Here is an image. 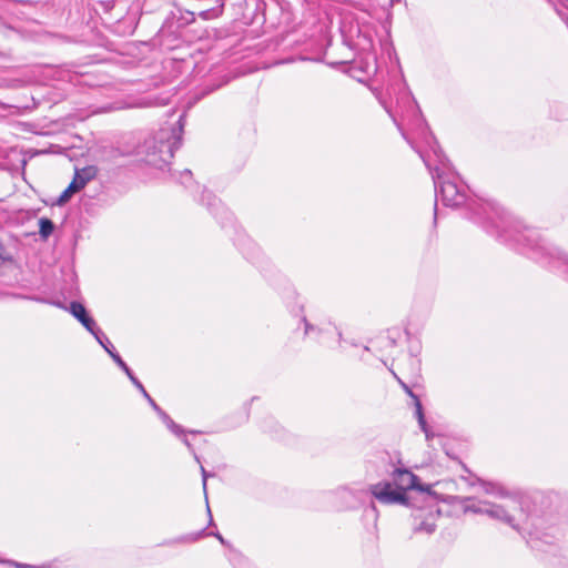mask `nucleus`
Segmentation results:
<instances>
[{"mask_svg": "<svg viewBox=\"0 0 568 568\" xmlns=\"http://www.w3.org/2000/svg\"><path fill=\"white\" fill-rule=\"evenodd\" d=\"M178 126L162 128L152 138L145 140L143 150L146 164L156 169H163L174 156V152L182 144V134L185 125V114H181Z\"/></svg>", "mask_w": 568, "mask_h": 568, "instance_id": "nucleus-1", "label": "nucleus"}, {"mask_svg": "<svg viewBox=\"0 0 568 568\" xmlns=\"http://www.w3.org/2000/svg\"><path fill=\"white\" fill-rule=\"evenodd\" d=\"M392 481H379L369 487L371 494L382 504L410 506L407 490H412L418 476L406 468H396Z\"/></svg>", "mask_w": 568, "mask_h": 568, "instance_id": "nucleus-2", "label": "nucleus"}, {"mask_svg": "<svg viewBox=\"0 0 568 568\" xmlns=\"http://www.w3.org/2000/svg\"><path fill=\"white\" fill-rule=\"evenodd\" d=\"M106 353L111 356V358L114 361V363L125 373V375L129 377L131 383L136 387V389L142 394V396L148 400L149 405L156 413V415L160 417V419L163 422V424H165V426L170 429V432L172 434H178V435L181 434L182 433V426L176 424L170 417V415L166 412H164L155 403V400L146 392V389L143 386V384L134 375L133 371L128 366V364L122 359L120 354L115 351L114 346H111V348L108 349Z\"/></svg>", "mask_w": 568, "mask_h": 568, "instance_id": "nucleus-3", "label": "nucleus"}, {"mask_svg": "<svg viewBox=\"0 0 568 568\" xmlns=\"http://www.w3.org/2000/svg\"><path fill=\"white\" fill-rule=\"evenodd\" d=\"M67 310L84 326V328L90 334L94 336L97 342L104 348L105 352L110 349L111 346H113L106 335L97 325L95 321L90 316L88 310L81 302L72 301Z\"/></svg>", "mask_w": 568, "mask_h": 568, "instance_id": "nucleus-4", "label": "nucleus"}, {"mask_svg": "<svg viewBox=\"0 0 568 568\" xmlns=\"http://www.w3.org/2000/svg\"><path fill=\"white\" fill-rule=\"evenodd\" d=\"M241 9L243 24L261 29L266 23L267 4L264 0H244Z\"/></svg>", "mask_w": 568, "mask_h": 568, "instance_id": "nucleus-5", "label": "nucleus"}, {"mask_svg": "<svg viewBox=\"0 0 568 568\" xmlns=\"http://www.w3.org/2000/svg\"><path fill=\"white\" fill-rule=\"evenodd\" d=\"M97 172V168L92 165L85 166L82 170H75L71 183L55 200L54 204L62 206L68 203L74 193L81 191L88 182L95 178Z\"/></svg>", "mask_w": 568, "mask_h": 568, "instance_id": "nucleus-6", "label": "nucleus"}, {"mask_svg": "<svg viewBox=\"0 0 568 568\" xmlns=\"http://www.w3.org/2000/svg\"><path fill=\"white\" fill-rule=\"evenodd\" d=\"M201 203L214 215L222 227L233 226L234 216L224 204L210 191L204 190L201 195Z\"/></svg>", "mask_w": 568, "mask_h": 568, "instance_id": "nucleus-7", "label": "nucleus"}, {"mask_svg": "<svg viewBox=\"0 0 568 568\" xmlns=\"http://www.w3.org/2000/svg\"><path fill=\"white\" fill-rule=\"evenodd\" d=\"M442 501L448 504V505H460L463 507L464 513H474L479 515H485V506L486 501L478 500L475 501L471 497H462V496H453L447 495L444 496Z\"/></svg>", "mask_w": 568, "mask_h": 568, "instance_id": "nucleus-8", "label": "nucleus"}, {"mask_svg": "<svg viewBox=\"0 0 568 568\" xmlns=\"http://www.w3.org/2000/svg\"><path fill=\"white\" fill-rule=\"evenodd\" d=\"M205 536H213L223 546L230 547V542L226 539H224V537L219 531L206 532L205 528L201 529L197 532H191V534H186V535L176 537L174 539L165 540V541L162 542V545L163 546H173V545H176V544H192V542H195V541L200 540L201 538H203Z\"/></svg>", "mask_w": 568, "mask_h": 568, "instance_id": "nucleus-9", "label": "nucleus"}, {"mask_svg": "<svg viewBox=\"0 0 568 568\" xmlns=\"http://www.w3.org/2000/svg\"><path fill=\"white\" fill-rule=\"evenodd\" d=\"M484 511L488 517L500 520L518 530V526L515 523V517L510 515L503 506L486 501Z\"/></svg>", "mask_w": 568, "mask_h": 568, "instance_id": "nucleus-10", "label": "nucleus"}, {"mask_svg": "<svg viewBox=\"0 0 568 568\" xmlns=\"http://www.w3.org/2000/svg\"><path fill=\"white\" fill-rule=\"evenodd\" d=\"M476 480L483 486L486 494L496 495L499 497L508 496V493L506 491V489L498 483L486 481L480 478H476Z\"/></svg>", "mask_w": 568, "mask_h": 568, "instance_id": "nucleus-11", "label": "nucleus"}, {"mask_svg": "<svg viewBox=\"0 0 568 568\" xmlns=\"http://www.w3.org/2000/svg\"><path fill=\"white\" fill-rule=\"evenodd\" d=\"M38 224L41 240L47 241L55 229L54 223L49 217H40Z\"/></svg>", "mask_w": 568, "mask_h": 568, "instance_id": "nucleus-12", "label": "nucleus"}, {"mask_svg": "<svg viewBox=\"0 0 568 568\" xmlns=\"http://www.w3.org/2000/svg\"><path fill=\"white\" fill-rule=\"evenodd\" d=\"M186 434H201L200 430H194V429H191V430H185L183 427H182V433L181 434H174L176 437L181 438L183 444L186 446V448L189 449V452L193 455L194 459L201 464V460H200V456L196 454L195 449H194V446L192 445V443L189 440V438L186 437Z\"/></svg>", "mask_w": 568, "mask_h": 568, "instance_id": "nucleus-13", "label": "nucleus"}, {"mask_svg": "<svg viewBox=\"0 0 568 568\" xmlns=\"http://www.w3.org/2000/svg\"><path fill=\"white\" fill-rule=\"evenodd\" d=\"M529 546L531 547V549L534 550H538V551H546L544 549V545L550 547V548H554V544H552V537L548 536V535H545V539H541L540 537H532L530 538V540L528 541Z\"/></svg>", "mask_w": 568, "mask_h": 568, "instance_id": "nucleus-14", "label": "nucleus"}, {"mask_svg": "<svg viewBox=\"0 0 568 568\" xmlns=\"http://www.w3.org/2000/svg\"><path fill=\"white\" fill-rule=\"evenodd\" d=\"M436 530V524L434 520L429 521L428 518L420 520L419 523H415L413 525V531L415 534L425 532L427 535H432Z\"/></svg>", "mask_w": 568, "mask_h": 568, "instance_id": "nucleus-15", "label": "nucleus"}, {"mask_svg": "<svg viewBox=\"0 0 568 568\" xmlns=\"http://www.w3.org/2000/svg\"><path fill=\"white\" fill-rule=\"evenodd\" d=\"M178 11H179V16L176 17L174 14V17L176 18L179 28L186 27L195 21V13L193 11H189V10L183 11L180 8H178Z\"/></svg>", "mask_w": 568, "mask_h": 568, "instance_id": "nucleus-16", "label": "nucleus"}, {"mask_svg": "<svg viewBox=\"0 0 568 568\" xmlns=\"http://www.w3.org/2000/svg\"><path fill=\"white\" fill-rule=\"evenodd\" d=\"M412 490H417L419 493H426L429 498H432L434 501L442 500L444 497H440L436 491L432 490L430 485L428 484H422L420 479L415 483V486L412 488Z\"/></svg>", "mask_w": 568, "mask_h": 568, "instance_id": "nucleus-17", "label": "nucleus"}, {"mask_svg": "<svg viewBox=\"0 0 568 568\" xmlns=\"http://www.w3.org/2000/svg\"><path fill=\"white\" fill-rule=\"evenodd\" d=\"M221 16V6H214L212 8L202 10L199 12V17L203 20L216 19Z\"/></svg>", "mask_w": 568, "mask_h": 568, "instance_id": "nucleus-18", "label": "nucleus"}, {"mask_svg": "<svg viewBox=\"0 0 568 568\" xmlns=\"http://www.w3.org/2000/svg\"><path fill=\"white\" fill-rule=\"evenodd\" d=\"M414 406H415V415H416L419 427L426 426L427 422H426L423 405H422V402L419 398H416V400L414 402Z\"/></svg>", "mask_w": 568, "mask_h": 568, "instance_id": "nucleus-19", "label": "nucleus"}, {"mask_svg": "<svg viewBox=\"0 0 568 568\" xmlns=\"http://www.w3.org/2000/svg\"><path fill=\"white\" fill-rule=\"evenodd\" d=\"M102 153L105 155V159L108 160H116L118 158L123 155V153H121L120 150L116 148L104 149Z\"/></svg>", "mask_w": 568, "mask_h": 568, "instance_id": "nucleus-20", "label": "nucleus"}, {"mask_svg": "<svg viewBox=\"0 0 568 568\" xmlns=\"http://www.w3.org/2000/svg\"><path fill=\"white\" fill-rule=\"evenodd\" d=\"M201 475H202V486H203V491H204V495H205V498L207 497V493H206V483H207V478L210 476H213V474L209 473L202 465H201Z\"/></svg>", "mask_w": 568, "mask_h": 568, "instance_id": "nucleus-21", "label": "nucleus"}, {"mask_svg": "<svg viewBox=\"0 0 568 568\" xmlns=\"http://www.w3.org/2000/svg\"><path fill=\"white\" fill-rule=\"evenodd\" d=\"M429 134L435 143V146H433V151H434L435 155L438 158L439 162L444 164V161L442 159V156H444L443 151H442L440 146L438 145L435 136L432 134V132H429Z\"/></svg>", "mask_w": 568, "mask_h": 568, "instance_id": "nucleus-22", "label": "nucleus"}, {"mask_svg": "<svg viewBox=\"0 0 568 568\" xmlns=\"http://www.w3.org/2000/svg\"><path fill=\"white\" fill-rule=\"evenodd\" d=\"M398 382H399V384H400L402 388L404 389V392H405V393H406L410 398H413V400H414V402L416 400V398H419V397H418V396H417V395L412 390V388H410L407 384H405V383H404L403 381H400V379H398Z\"/></svg>", "mask_w": 568, "mask_h": 568, "instance_id": "nucleus-23", "label": "nucleus"}, {"mask_svg": "<svg viewBox=\"0 0 568 568\" xmlns=\"http://www.w3.org/2000/svg\"><path fill=\"white\" fill-rule=\"evenodd\" d=\"M422 432L425 434L426 440L429 442L435 435L430 430L428 424L426 423V426L420 427Z\"/></svg>", "mask_w": 568, "mask_h": 568, "instance_id": "nucleus-24", "label": "nucleus"}, {"mask_svg": "<svg viewBox=\"0 0 568 568\" xmlns=\"http://www.w3.org/2000/svg\"><path fill=\"white\" fill-rule=\"evenodd\" d=\"M221 85H222L221 83H219V84H214V85H212V87H211V85H206V87L203 89V91H202L201 95H202V97H204V95H206V94H209V93L213 92L214 90L219 89Z\"/></svg>", "mask_w": 568, "mask_h": 568, "instance_id": "nucleus-25", "label": "nucleus"}, {"mask_svg": "<svg viewBox=\"0 0 568 568\" xmlns=\"http://www.w3.org/2000/svg\"><path fill=\"white\" fill-rule=\"evenodd\" d=\"M302 322L305 325V334H308L311 331L315 329V327L306 320V317H303Z\"/></svg>", "mask_w": 568, "mask_h": 568, "instance_id": "nucleus-26", "label": "nucleus"}, {"mask_svg": "<svg viewBox=\"0 0 568 568\" xmlns=\"http://www.w3.org/2000/svg\"><path fill=\"white\" fill-rule=\"evenodd\" d=\"M205 500H207V497L205 498ZM206 511H207V515H209V526H214V520H213V517H212V513H211V509H210V506H209V501H206Z\"/></svg>", "mask_w": 568, "mask_h": 568, "instance_id": "nucleus-27", "label": "nucleus"}, {"mask_svg": "<svg viewBox=\"0 0 568 568\" xmlns=\"http://www.w3.org/2000/svg\"><path fill=\"white\" fill-rule=\"evenodd\" d=\"M181 178H192V172L190 170H185L184 172L180 173Z\"/></svg>", "mask_w": 568, "mask_h": 568, "instance_id": "nucleus-28", "label": "nucleus"}, {"mask_svg": "<svg viewBox=\"0 0 568 568\" xmlns=\"http://www.w3.org/2000/svg\"><path fill=\"white\" fill-rule=\"evenodd\" d=\"M225 0H215V6H221V14L223 13Z\"/></svg>", "mask_w": 568, "mask_h": 568, "instance_id": "nucleus-29", "label": "nucleus"}, {"mask_svg": "<svg viewBox=\"0 0 568 568\" xmlns=\"http://www.w3.org/2000/svg\"><path fill=\"white\" fill-rule=\"evenodd\" d=\"M365 511H366V513L372 511V513H374V514H375V513H376V507H375V505H374V504H371V506H369Z\"/></svg>", "mask_w": 568, "mask_h": 568, "instance_id": "nucleus-30", "label": "nucleus"}, {"mask_svg": "<svg viewBox=\"0 0 568 568\" xmlns=\"http://www.w3.org/2000/svg\"><path fill=\"white\" fill-rule=\"evenodd\" d=\"M16 566L19 568H34L33 566L26 565V564H16Z\"/></svg>", "mask_w": 568, "mask_h": 568, "instance_id": "nucleus-31", "label": "nucleus"}, {"mask_svg": "<svg viewBox=\"0 0 568 568\" xmlns=\"http://www.w3.org/2000/svg\"><path fill=\"white\" fill-rule=\"evenodd\" d=\"M558 1H559L560 6L568 9V0H558Z\"/></svg>", "mask_w": 568, "mask_h": 568, "instance_id": "nucleus-32", "label": "nucleus"}, {"mask_svg": "<svg viewBox=\"0 0 568 568\" xmlns=\"http://www.w3.org/2000/svg\"><path fill=\"white\" fill-rule=\"evenodd\" d=\"M417 513H418V514H417V515H415V520H416L417 518H422V517H423L424 509H422V508H420V509H418V510H417Z\"/></svg>", "mask_w": 568, "mask_h": 568, "instance_id": "nucleus-33", "label": "nucleus"}, {"mask_svg": "<svg viewBox=\"0 0 568 568\" xmlns=\"http://www.w3.org/2000/svg\"><path fill=\"white\" fill-rule=\"evenodd\" d=\"M388 341H389V344H390L392 346H395V345H396V339H395L394 337H390V336H389V337H388Z\"/></svg>", "mask_w": 568, "mask_h": 568, "instance_id": "nucleus-34", "label": "nucleus"}, {"mask_svg": "<svg viewBox=\"0 0 568 568\" xmlns=\"http://www.w3.org/2000/svg\"><path fill=\"white\" fill-rule=\"evenodd\" d=\"M362 69H363L365 72H368V70H369V63H368V62H366V63H365V67H362Z\"/></svg>", "mask_w": 568, "mask_h": 568, "instance_id": "nucleus-35", "label": "nucleus"}, {"mask_svg": "<svg viewBox=\"0 0 568 568\" xmlns=\"http://www.w3.org/2000/svg\"><path fill=\"white\" fill-rule=\"evenodd\" d=\"M423 160H424V162H425V165H427V168H428L429 170H432V169H430V166H429V164H428V162H426V160H425L424 158H423Z\"/></svg>", "mask_w": 568, "mask_h": 568, "instance_id": "nucleus-36", "label": "nucleus"}]
</instances>
